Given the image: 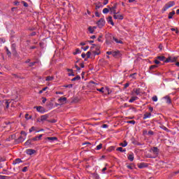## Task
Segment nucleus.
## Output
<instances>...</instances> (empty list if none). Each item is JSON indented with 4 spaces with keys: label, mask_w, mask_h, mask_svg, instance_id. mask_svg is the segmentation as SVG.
Segmentation results:
<instances>
[{
    "label": "nucleus",
    "mask_w": 179,
    "mask_h": 179,
    "mask_svg": "<svg viewBox=\"0 0 179 179\" xmlns=\"http://www.w3.org/2000/svg\"><path fill=\"white\" fill-rule=\"evenodd\" d=\"M176 5V2L171 1L165 4V6L163 7L162 10L164 12H166L167 9H170V8H172V6H174Z\"/></svg>",
    "instance_id": "f257e3e1"
},
{
    "label": "nucleus",
    "mask_w": 179,
    "mask_h": 179,
    "mask_svg": "<svg viewBox=\"0 0 179 179\" xmlns=\"http://www.w3.org/2000/svg\"><path fill=\"white\" fill-rule=\"evenodd\" d=\"M106 24V20H104V18H101L98 22H97V25L99 27V29H101L103 26Z\"/></svg>",
    "instance_id": "f03ea898"
},
{
    "label": "nucleus",
    "mask_w": 179,
    "mask_h": 179,
    "mask_svg": "<svg viewBox=\"0 0 179 179\" xmlns=\"http://www.w3.org/2000/svg\"><path fill=\"white\" fill-rule=\"evenodd\" d=\"M10 103V100H3L1 102V104L3 106V107H4L5 108H9V104Z\"/></svg>",
    "instance_id": "7ed1b4c3"
},
{
    "label": "nucleus",
    "mask_w": 179,
    "mask_h": 179,
    "mask_svg": "<svg viewBox=\"0 0 179 179\" xmlns=\"http://www.w3.org/2000/svg\"><path fill=\"white\" fill-rule=\"evenodd\" d=\"M117 3H115L114 6L111 8L109 6H108V8H109L110 12H112V13H113V15H115L117 13L115 9H117Z\"/></svg>",
    "instance_id": "20e7f679"
},
{
    "label": "nucleus",
    "mask_w": 179,
    "mask_h": 179,
    "mask_svg": "<svg viewBox=\"0 0 179 179\" xmlns=\"http://www.w3.org/2000/svg\"><path fill=\"white\" fill-rule=\"evenodd\" d=\"M152 153L154 155H155V156H157V155H159V148H157V147H153L152 149H151Z\"/></svg>",
    "instance_id": "39448f33"
},
{
    "label": "nucleus",
    "mask_w": 179,
    "mask_h": 179,
    "mask_svg": "<svg viewBox=\"0 0 179 179\" xmlns=\"http://www.w3.org/2000/svg\"><path fill=\"white\" fill-rule=\"evenodd\" d=\"M66 101V97H60L58 99V102L59 103V104H64V103Z\"/></svg>",
    "instance_id": "423d86ee"
},
{
    "label": "nucleus",
    "mask_w": 179,
    "mask_h": 179,
    "mask_svg": "<svg viewBox=\"0 0 179 179\" xmlns=\"http://www.w3.org/2000/svg\"><path fill=\"white\" fill-rule=\"evenodd\" d=\"M26 153L27 155H29L30 156H31V155H34V153H36V150L28 149L26 150Z\"/></svg>",
    "instance_id": "0eeeda50"
},
{
    "label": "nucleus",
    "mask_w": 179,
    "mask_h": 179,
    "mask_svg": "<svg viewBox=\"0 0 179 179\" xmlns=\"http://www.w3.org/2000/svg\"><path fill=\"white\" fill-rule=\"evenodd\" d=\"M113 18L114 19H119L120 20H122V19H124V16H122L121 15H117V13H116L115 14H114Z\"/></svg>",
    "instance_id": "6e6552de"
},
{
    "label": "nucleus",
    "mask_w": 179,
    "mask_h": 179,
    "mask_svg": "<svg viewBox=\"0 0 179 179\" xmlns=\"http://www.w3.org/2000/svg\"><path fill=\"white\" fill-rule=\"evenodd\" d=\"M23 161L20 158H17L13 162V165L19 164V163H22Z\"/></svg>",
    "instance_id": "1a4fd4ad"
},
{
    "label": "nucleus",
    "mask_w": 179,
    "mask_h": 179,
    "mask_svg": "<svg viewBox=\"0 0 179 179\" xmlns=\"http://www.w3.org/2000/svg\"><path fill=\"white\" fill-rule=\"evenodd\" d=\"M108 23H110L112 26H114V22H113V17L111 15L108 16L107 18Z\"/></svg>",
    "instance_id": "9d476101"
},
{
    "label": "nucleus",
    "mask_w": 179,
    "mask_h": 179,
    "mask_svg": "<svg viewBox=\"0 0 179 179\" xmlns=\"http://www.w3.org/2000/svg\"><path fill=\"white\" fill-rule=\"evenodd\" d=\"M152 117V113H146L144 114L143 120H147V118H150Z\"/></svg>",
    "instance_id": "9b49d317"
},
{
    "label": "nucleus",
    "mask_w": 179,
    "mask_h": 179,
    "mask_svg": "<svg viewBox=\"0 0 179 179\" xmlns=\"http://www.w3.org/2000/svg\"><path fill=\"white\" fill-rule=\"evenodd\" d=\"M24 141V138H23L22 136H20L16 141L15 143H22V142H23Z\"/></svg>",
    "instance_id": "f8f14e48"
},
{
    "label": "nucleus",
    "mask_w": 179,
    "mask_h": 179,
    "mask_svg": "<svg viewBox=\"0 0 179 179\" xmlns=\"http://www.w3.org/2000/svg\"><path fill=\"white\" fill-rule=\"evenodd\" d=\"M36 110L38 113H41L42 114L44 113V108H43L42 106H36Z\"/></svg>",
    "instance_id": "ddd939ff"
},
{
    "label": "nucleus",
    "mask_w": 179,
    "mask_h": 179,
    "mask_svg": "<svg viewBox=\"0 0 179 179\" xmlns=\"http://www.w3.org/2000/svg\"><path fill=\"white\" fill-rule=\"evenodd\" d=\"M41 138H43V134H40L39 136H37L36 137H34L32 138V141H40V139H41Z\"/></svg>",
    "instance_id": "4468645a"
},
{
    "label": "nucleus",
    "mask_w": 179,
    "mask_h": 179,
    "mask_svg": "<svg viewBox=\"0 0 179 179\" xmlns=\"http://www.w3.org/2000/svg\"><path fill=\"white\" fill-rule=\"evenodd\" d=\"M138 169H145V167H146V164L145 163H140L138 164Z\"/></svg>",
    "instance_id": "2eb2a0df"
},
{
    "label": "nucleus",
    "mask_w": 179,
    "mask_h": 179,
    "mask_svg": "<svg viewBox=\"0 0 179 179\" xmlns=\"http://www.w3.org/2000/svg\"><path fill=\"white\" fill-rule=\"evenodd\" d=\"M67 72H69V76H75V74L73 73V70L71 69H67Z\"/></svg>",
    "instance_id": "dca6fc26"
},
{
    "label": "nucleus",
    "mask_w": 179,
    "mask_h": 179,
    "mask_svg": "<svg viewBox=\"0 0 179 179\" xmlns=\"http://www.w3.org/2000/svg\"><path fill=\"white\" fill-rule=\"evenodd\" d=\"M164 99L166 100V103H167V104L171 103V99H170V96H166Z\"/></svg>",
    "instance_id": "f3484780"
},
{
    "label": "nucleus",
    "mask_w": 179,
    "mask_h": 179,
    "mask_svg": "<svg viewBox=\"0 0 179 179\" xmlns=\"http://www.w3.org/2000/svg\"><path fill=\"white\" fill-rule=\"evenodd\" d=\"M134 153H131L128 156V159L130 161V162H134Z\"/></svg>",
    "instance_id": "a211bd4d"
},
{
    "label": "nucleus",
    "mask_w": 179,
    "mask_h": 179,
    "mask_svg": "<svg viewBox=\"0 0 179 179\" xmlns=\"http://www.w3.org/2000/svg\"><path fill=\"white\" fill-rule=\"evenodd\" d=\"M138 96H132L129 100V103H134V101L138 100Z\"/></svg>",
    "instance_id": "6ab92c4d"
},
{
    "label": "nucleus",
    "mask_w": 179,
    "mask_h": 179,
    "mask_svg": "<svg viewBox=\"0 0 179 179\" xmlns=\"http://www.w3.org/2000/svg\"><path fill=\"white\" fill-rule=\"evenodd\" d=\"M156 59H159V61H164H164L166 59V57H164V56H157L156 57Z\"/></svg>",
    "instance_id": "aec40b11"
},
{
    "label": "nucleus",
    "mask_w": 179,
    "mask_h": 179,
    "mask_svg": "<svg viewBox=\"0 0 179 179\" xmlns=\"http://www.w3.org/2000/svg\"><path fill=\"white\" fill-rule=\"evenodd\" d=\"M176 15V11L173 10L172 12L169 13L168 18L173 19V16Z\"/></svg>",
    "instance_id": "412c9836"
},
{
    "label": "nucleus",
    "mask_w": 179,
    "mask_h": 179,
    "mask_svg": "<svg viewBox=\"0 0 179 179\" xmlns=\"http://www.w3.org/2000/svg\"><path fill=\"white\" fill-rule=\"evenodd\" d=\"M117 152H121L122 153H124V152H127L126 149H123L122 147H119L116 149Z\"/></svg>",
    "instance_id": "4be33fe9"
},
{
    "label": "nucleus",
    "mask_w": 179,
    "mask_h": 179,
    "mask_svg": "<svg viewBox=\"0 0 179 179\" xmlns=\"http://www.w3.org/2000/svg\"><path fill=\"white\" fill-rule=\"evenodd\" d=\"M133 92H134V93H136V96H139V94H141V89L137 88V89H134L133 90Z\"/></svg>",
    "instance_id": "5701e85b"
},
{
    "label": "nucleus",
    "mask_w": 179,
    "mask_h": 179,
    "mask_svg": "<svg viewBox=\"0 0 179 179\" xmlns=\"http://www.w3.org/2000/svg\"><path fill=\"white\" fill-rule=\"evenodd\" d=\"M131 143H133V145H138V146H141V143H138V141H135V138L131 139Z\"/></svg>",
    "instance_id": "b1692460"
},
{
    "label": "nucleus",
    "mask_w": 179,
    "mask_h": 179,
    "mask_svg": "<svg viewBox=\"0 0 179 179\" xmlns=\"http://www.w3.org/2000/svg\"><path fill=\"white\" fill-rule=\"evenodd\" d=\"M48 118V115H43L41 116V121H45Z\"/></svg>",
    "instance_id": "393cba45"
},
{
    "label": "nucleus",
    "mask_w": 179,
    "mask_h": 179,
    "mask_svg": "<svg viewBox=\"0 0 179 179\" xmlns=\"http://www.w3.org/2000/svg\"><path fill=\"white\" fill-rule=\"evenodd\" d=\"M128 145V143L127 141H124V143H120V146H122V148H125Z\"/></svg>",
    "instance_id": "a878e982"
},
{
    "label": "nucleus",
    "mask_w": 179,
    "mask_h": 179,
    "mask_svg": "<svg viewBox=\"0 0 179 179\" xmlns=\"http://www.w3.org/2000/svg\"><path fill=\"white\" fill-rule=\"evenodd\" d=\"M54 79V76H47L46 77V82H51Z\"/></svg>",
    "instance_id": "bb28decb"
},
{
    "label": "nucleus",
    "mask_w": 179,
    "mask_h": 179,
    "mask_svg": "<svg viewBox=\"0 0 179 179\" xmlns=\"http://www.w3.org/2000/svg\"><path fill=\"white\" fill-rule=\"evenodd\" d=\"M76 80H80V76H76V77H74L73 78L71 79L72 82H75Z\"/></svg>",
    "instance_id": "cd10ccee"
},
{
    "label": "nucleus",
    "mask_w": 179,
    "mask_h": 179,
    "mask_svg": "<svg viewBox=\"0 0 179 179\" xmlns=\"http://www.w3.org/2000/svg\"><path fill=\"white\" fill-rule=\"evenodd\" d=\"M47 139L48 141H58V138L57 137H48Z\"/></svg>",
    "instance_id": "c85d7f7f"
},
{
    "label": "nucleus",
    "mask_w": 179,
    "mask_h": 179,
    "mask_svg": "<svg viewBox=\"0 0 179 179\" xmlns=\"http://www.w3.org/2000/svg\"><path fill=\"white\" fill-rule=\"evenodd\" d=\"M159 128H161L162 129H164V131H166V132H170V130L164 125L160 126Z\"/></svg>",
    "instance_id": "c756f323"
},
{
    "label": "nucleus",
    "mask_w": 179,
    "mask_h": 179,
    "mask_svg": "<svg viewBox=\"0 0 179 179\" xmlns=\"http://www.w3.org/2000/svg\"><path fill=\"white\" fill-rule=\"evenodd\" d=\"M31 141H33V140H32V139H29V140H27V141L25 142V143H24L25 146H29V145H31Z\"/></svg>",
    "instance_id": "7c9ffc66"
},
{
    "label": "nucleus",
    "mask_w": 179,
    "mask_h": 179,
    "mask_svg": "<svg viewBox=\"0 0 179 179\" xmlns=\"http://www.w3.org/2000/svg\"><path fill=\"white\" fill-rule=\"evenodd\" d=\"M113 40L114 41H115V43H117V44H122V41H119L118 38L113 37Z\"/></svg>",
    "instance_id": "2f4dec72"
},
{
    "label": "nucleus",
    "mask_w": 179,
    "mask_h": 179,
    "mask_svg": "<svg viewBox=\"0 0 179 179\" xmlns=\"http://www.w3.org/2000/svg\"><path fill=\"white\" fill-rule=\"evenodd\" d=\"M127 169H129V170H134V169H135V166L134 164H129V165H127Z\"/></svg>",
    "instance_id": "473e14b6"
},
{
    "label": "nucleus",
    "mask_w": 179,
    "mask_h": 179,
    "mask_svg": "<svg viewBox=\"0 0 179 179\" xmlns=\"http://www.w3.org/2000/svg\"><path fill=\"white\" fill-rule=\"evenodd\" d=\"M88 31H90V34H93L94 33V31L92 28V27H88Z\"/></svg>",
    "instance_id": "72a5a7b5"
},
{
    "label": "nucleus",
    "mask_w": 179,
    "mask_h": 179,
    "mask_svg": "<svg viewBox=\"0 0 179 179\" xmlns=\"http://www.w3.org/2000/svg\"><path fill=\"white\" fill-rule=\"evenodd\" d=\"M108 12H110V10L108 8H103V13L107 14V13H108Z\"/></svg>",
    "instance_id": "f704fd0d"
},
{
    "label": "nucleus",
    "mask_w": 179,
    "mask_h": 179,
    "mask_svg": "<svg viewBox=\"0 0 179 179\" xmlns=\"http://www.w3.org/2000/svg\"><path fill=\"white\" fill-rule=\"evenodd\" d=\"M157 68V65L155 64V65H152L150 66V71H153V69Z\"/></svg>",
    "instance_id": "c9c22d12"
},
{
    "label": "nucleus",
    "mask_w": 179,
    "mask_h": 179,
    "mask_svg": "<svg viewBox=\"0 0 179 179\" xmlns=\"http://www.w3.org/2000/svg\"><path fill=\"white\" fill-rule=\"evenodd\" d=\"M118 54H120V52H118V51L112 52V55L113 57H117V55H118Z\"/></svg>",
    "instance_id": "e433bc0d"
},
{
    "label": "nucleus",
    "mask_w": 179,
    "mask_h": 179,
    "mask_svg": "<svg viewBox=\"0 0 179 179\" xmlns=\"http://www.w3.org/2000/svg\"><path fill=\"white\" fill-rule=\"evenodd\" d=\"M164 62L167 64V62H171V57H169L167 59H165Z\"/></svg>",
    "instance_id": "4c0bfd02"
},
{
    "label": "nucleus",
    "mask_w": 179,
    "mask_h": 179,
    "mask_svg": "<svg viewBox=\"0 0 179 179\" xmlns=\"http://www.w3.org/2000/svg\"><path fill=\"white\" fill-rule=\"evenodd\" d=\"M127 122V124H132L133 125H135V124L136 123V122H135V120H129Z\"/></svg>",
    "instance_id": "58836bf2"
},
{
    "label": "nucleus",
    "mask_w": 179,
    "mask_h": 179,
    "mask_svg": "<svg viewBox=\"0 0 179 179\" xmlns=\"http://www.w3.org/2000/svg\"><path fill=\"white\" fill-rule=\"evenodd\" d=\"M100 8H103V5H101V3H99V4H97L96 6V8H95V9H100Z\"/></svg>",
    "instance_id": "ea45409f"
},
{
    "label": "nucleus",
    "mask_w": 179,
    "mask_h": 179,
    "mask_svg": "<svg viewBox=\"0 0 179 179\" xmlns=\"http://www.w3.org/2000/svg\"><path fill=\"white\" fill-rule=\"evenodd\" d=\"M13 138H15V136L14 135H10L8 138H7V141H12V139H13Z\"/></svg>",
    "instance_id": "a19ab883"
},
{
    "label": "nucleus",
    "mask_w": 179,
    "mask_h": 179,
    "mask_svg": "<svg viewBox=\"0 0 179 179\" xmlns=\"http://www.w3.org/2000/svg\"><path fill=\"white\" fill-rule=\"evenodd\" d=\"M101 148H103V144L100 143L99 145H98L96 146V150H100V149H101Z\"/></svg>",
    "instance_id": "79ce46f5"
},
{
    "label": "nucleus",
    "mask_w": 179,
    "mask_h": 179,
    "mask_svg": "<svg viewBox=\"0 0 179 179\" xmlns=\"http://www.w3.org/2000/svg\"><path fill=\"white\" fill-rule=\"evenodd\" d=\"M63 87H69V89L73 87V85L72 84H70V85H64Z\"/></svg>",
    "instance_id": "37998d69"
},
{
    "label": "nucleus",
    "mask_w": 179,
    "mask_h": 179,
    "mask_svg": "<svg viewBox=\"0 0 179 179\" xmlns=\"http://www.w3.org/2000/svg\"><path fill=\"white\" fill-rule=\"evenodd\" d=\"M80 52H82V51H80V49H76V52H74V55H76V54H80Z\"/></svg>",
    "instance_id": "c03bdc74"
},
{
    "label": "nucleus",
    "mask_w": 179,
    "mask_h": 179,
    "mask_svg": "<svg viewBox=\"0 0 179 179\" xmlns=\"http://www.w3.org/2000/svg\"><path fill=\"white\" fill-rule=\"evenodd\" d=\"M98 92H101V93H104V87H101V89H96Z\"/></svg>",
    "instance_id": "a18cd8bd"
},
{
    "label": "nucleus",
    "mask_w": 179,
    "mask_h": 179,
    "mask_svg": "<svg viewBox=\"0 0 179 179\" xmlns=\"http://www.w3.org/2000/svg\"><path fill=\"white\" fill-rule=\"evenodd\" d=\"M37 62H30L29 64V66H34V65H36Z\"/></svg>",
    "instance_id": "49530a36"
},
{
    "label": "nucleus",
    "mask_w": 179,
    "mask_h": 179,
    "mask_svg": "<svg viewBox=\"0 0 179 179\" xmlns=\"http://www.w3.org/2000/svg\"><path fill=\"white\" fill-rule=\"evenodd\" d=\"M22 3L25 8H27V6H29V4L25 1H22Z\"/></svg>",
    "instance_id": "de8ad7c7"
},
{
    "label": "nucleus",
    "mask_w": 179,
    "mask_h": 179,
    "mask_svg": "<svg viewBox=\"0 0 179 179\" xmlns=\"http://www.w3.org/2000/svg\"><path fill=\"white\" fill-rule=\"evenodd\" d=\"M102 38H103V36L101 35L99 36L97 40L99 43H103V41L101 40Z\"/></svg>",
    "instance_id": "09e8293b"
},
{
    "label": "nucleus",
    "mask_w": 179,
    "mask_h": 179,
    "mask_svg": "<svg viewBox=\"0 0 179 179\" xmlns=\"http://www.w3.org/2000/svg\"><path fill=\"white\" fill-rule=\"evenodd\" d=\"M1 179H9V177L6 176H1Z\"/></svg>",
    "instance_id": "8fccbe9b"
},
{
    "label": "nucleus",
    "mask_w": 179,
    "mask_h": 179,
    "mask_svg": "<svg viewBox=\"0 0 179 179\" xmlns=\"http://www.w3.org/2000/svg\"><path fill=\"white\" fill-rule=\"evenodd\" d=\"M152 101H157V96H152Z\"/></svg>",
    "instance_id": "3c124183"
},
{
    "label": "nucleus",
    "mask_w": 179,
    "mask_h": 179,
    "mask_svg": "<svg viewBox=\"0 0 179 179\" xmlns=\"http://www.w3.org/2000/svg\"><path fill=\"white\" fill-rule=\"evenodd\" d=\"M135 75H136V73H134L130 75V78H132V79H135Z\"/></svg>",
    "instance_id": "603ef678"
},
{
    "label": "nucleus",
    "mask_w": 179,
    "mask_h": 179,
    "mask_svg": "<svg viewBox=\"0 0 179 179\" xmlns=\"http://www.w3.org/2000/svg\"><path fill=\"white\" fill-rule=\"evenodd\" d=\"M26 120H30L31 118V116H29V114L25 115Z\"/></svg>",
    "instance_id": "864d4df0"
},
{
    "label": "nucleus",
    "mask_w": 179,
    "mask_h": 179,
    "mask_svg": "<svg viewBox=\"0 0 179 179\" xmlns=\"http://www.w3.org/2000/svg\"><path fill=\"white\" fill-rule=\"evenodd\" d=\"M92 55V53L90 52H87L86 55H87V58H90V55Z\"/></svg>",
    "instance_id": "5fc2aeb1"
},
{
    "label": "nucleus",
    "mask_w": 179,
    "mask_h": 179,
    "mask_svg": "<svg viewBox=\"0 0 179 179\" xmlns=\"http://www.w3.org/2000/svg\"><path fill=\"white\" fill-rule=\"evenodd\" d=\"M177 61V57H171V62H176Z\"/></svg>",
    "instance_id": "6e6d98bb"
},
{
    "label": "nucleus",
    "mask_w": 179,
    "mask_h": 179,
    "mask_svg": "<svg viewBox=\"0 0 179 179\" xmlns=\"http://www.w3.org/2000/svg\"><path fill=\"white\" fill-rule=\"evenodd\" d=\"M27 166H24L23 169H22V171L23 173H26V171H27Z\"/></svg>",
    "instance_id": "4d7b16f0"
},
{
    "label": "nucleus",
    "mask_w": 179,
    "mask_h": 179,
    "mask_svg": "<svg viewBox=\"0 0 179 179\" xmlns=\"http://www.w3.org/2000/svg\"><path fill=\"white\" fill-rule=\"evenodd\" d=\"M36 128L34 127H32L31 128L29 129V132L31 133L33 131H34Z\"/></svg>",
    "instance_id": "13d9d810"
},
{
    "label": "nucleus",
    "mask_w": 179,
    "mask_h": 179,
    "mask_svg": "<svg viewBox=\"0 0 179 179\" xmlns=\"http://www.w3.org/2000/svg\"><path fill=\"white\" fill-rule=\"evenodd\" d=\"M155 64H156V65H159V64H160V61L155 59L154 60Z\"/></svg>",
    "instance_id": "bf43d9fd"
},
{
    "label": "nucleus",
    "mask_w": 179,
    "mask_h": 179,
    "mask_svg": "<svg viewBox=\"0 0 179 179\" xmlns=\"http://www.w3.org/2000/svg\"><path fill=\"white\" fill-rule=\"evenodd\" d=\"M21 135H24V136H27V134L24 131H21Z\"/></svg>",
    "instance_id": "052dcab7"
},
{
    "label": "nucleus",
    "mask_w": 179,
    "mask_h": 179,
    "mask_svg": "<svg viewBox=\"0 0 179 179\" xmlns=\"http://www.w3.org/2000/svg\"><path fill=\"white\" fill-rule=\"evenodd\" d=\"M45 101H47V99L45 97H43L42 98V103H45Z\"/></svg>",
    "instance_id": "680f3d73"
},
{
    "label": "nucleus",
    "mask_w": 179,
    "mask_h": 179,
    "mask_svg": "<svg viewBox=\"0 0 179 179\" xmlns=\"http://www.w3.org/2000/svg\"><path fill=\"white\" fill-rule=\"evenodd\" d=\"M155 133L153 132V131H148V135H153Z\"/></svg>",
    "instance_id": "e2e57ef3"
},
{
    "label": "nucleus",
    "mask_w": 179,
    "mask_h": 179,
    "mask_svg": "<svg viewBox=\"0 0 179 179\" xmlns=\"http://www.w3.org/2000/svg\"><path fill=\"white\" fill-rule=\"evenodd\" d=\"M129 86V83H126V84H124V89H127V87H128Z\"/></svg>",
    "instance_id": "0e129e2a"
},
{
    "label": "nucleus",
    "mask_w": 179,
    "mask_h": 179,
    "mask_svg": "<svg viewBox=\"0 0 179 179\" xmlns=\"http://www.w3.org/2000/svg\"><path fill=\"white\" fill-rule=\"evenodd\" d=\"M108 3V0H103V5H107Z\"/></svg>",
    "instance_id": "69168bd1"
},
{
    "label": "nucleus",
    "mask_w": 179,
    "mask_h": 179,
    "mask_svg": "<svg viewBox=\"0 0 179 179\" xmlns=\"http://www.w3.org/2000/svg\"><path fill=\"white\" fill-rule=\"evenodd\" d=\"M102 128H108V125L104 124L102 125Z\"/></svg>",
    "instance_id": "338daca9"
},
{
    "label": "nucleus",
    "mask_w": 179,
    "mask_h": 179,
    "mask_svg": "<svg viewBox=\"0 0 179 179\" xmlns=\"http://www.w3.org/2000/svg\"><path fill=\"white\" fill-rule=\"evenodd\" d=\"M75 66H76V69H77V71H80V67H78V65H75Z\"/></svg>",
    "instance_id": "774afa93"
}]
</instances>
